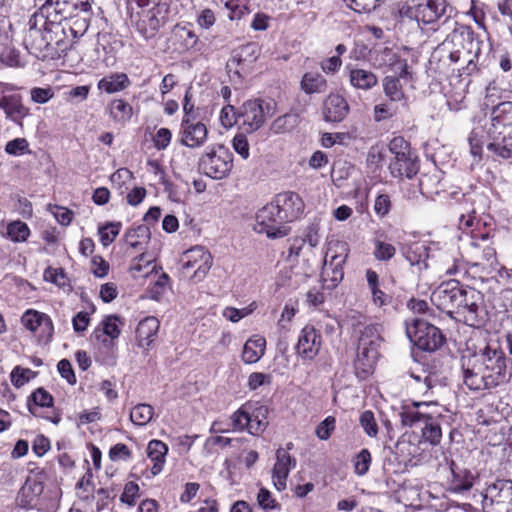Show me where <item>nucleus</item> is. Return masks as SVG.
I'll use <instances>...</instances> for the list:
<instances>
[{"instance_id":"nucleus-25","label":"nucleus","mask_w":512,"mask_h":512,"mask_svg":"<svg viewBox=\"0 0 512 512\" xmlns=\"http://www.w3.org/2000/svg\"><path fill=\"white\" fill-rule=\"evenodd\" d=\"M390 173L395 178L412 179L419 172V161L412 153L402 154L390 162Z\"/></svg>"},{"instance_id":"nucleus-62","label":"nucleus","mask_w":512,"mask_h":512,"mask_svg":"<svg viewBox=\"0 0 512 512\" xmlns=\"http://www.w3.org/2000/svg\"><path fill=\"white\" fill-rule=\"evenodd\" d=\"M37 332L40 340H44L46 343L51 340L54 327L52 320L48 315H45L44 319H42V322H40V327Z\"/></svg>"},{"instance_id":"nucleus-31","label":"nucleus","mask_w":512,"mask_h":512,"mask_svg":"<svg viewBox=\"0 0 512 512\" xmlns=\"http://www.w3.org/2000/svg\"><path fill=\"white\" fill-rule=\"evenodd\" d=\"M265 346L263 337L248 339L243 347L242 360L247 364L258 362L265 353Z\"/></svg>"},{"instance_id":"nucleus-44","label":"nucleus","mask_w":512,"mask_h":512,"mask_svg":"<svg viewBox=\"0 0 512 512\" xmlns=\"http://www.w3.org/2000/svg\"><path fill=\"white\" fill-rule=\"evenodd\" d=\"M259 55V48L256 43H247L241 46L234 54L233 61L238 64L243 62H254Z\"/></svg>"},{"instance_id":"nucleus-7","label":"nucleus","mask_w":512,"mask_h":512,"mask_svg":"<svg viewBox=\"0 0 512 512\" xmlns=\"http://www.w3.org/2000/svg\"><path fill=\"white\" fill-rule=\"evenodd\" d=\"M272 203L262 207L256 214V223L254 230L259 234H266L268 238L279 239L290 233V226L284 219H280Z\"/></svg>"},{"instance_id":"nucleus-32","label":"nucleus","mask_w":512,"mask_h":512,"mask_svg":"<svg viewBox=\"0 0 512 512\" xmlns=\"http://www.w3.org/2000/svg\"><path fill=\"white\" fill-rule=\"evenodd\" d=\"M29 412L36 417H42L40 414L41 408H49L53 406L52 395L43 388L36 389L28 398L27 401Z\"/></svg>"},{"instance_id":"nucleus-37","label":"nucleus","mask_w":512,"mask_h":512,"mask_svg":"<svg viewBox=\"0 0 512 512\" xmlns=\"http://www.w3.org/2000/svg\"><path fill=\"white\" fill-rule=\"evenodd\" d=\"M301 88L307 94L323 93L327 90V81L320 74L305 73L301 80Z\"/></svg>"},{"instance_id":"nucleus-38","label":"nucleus","mask_w":512,"mask_h":512,"mask_svg":"<svg viewBox=\"0 0 512 512\" xmlns=\"http://www.w3.org/2000/svg\"><path fill=\"white\" fill-rule=\"evenodd\" d=\"M154 415V409L151 405L140 403L134 406L130 412V420L138 426L148 424Z\"/></svg>"},{"instance_id":"nucleus-34","label":"nucleus","mask_w":512,"mask_h":512,"mask_svg":"<svg viewBox=\"0 0 512 512\" xmlns=\"http://www.w3.org/2000/svg\"><path fill=\"white\" fill-rule=\"evenodd\" d=\"M349 80L353 87L363 90L373 88L378 82L377 76L374 73L364 69H352L349 74Z\"/></svg>"},{"instance_id":"nucleus-16","label":"nucleus","mask_w":512,"mask_h":512,"mask_svg":"<svg viewBox=\"0 0 512 512\" xmlns=\"http://www.w3.org/2000/svg\"><path fill=\"white\" fill-rule=\"evenodd\" d=\"M271 203L277 211L279 210L280 219L286 220L287 223L297 220L305 208L302 198L293 191L277 194Z\"/></svg>"},{"instance_id":"nucleus-33","label":"nucleus","mask_w":512,"mask_h":512,"mask_svg":"<svg viewBox=\"0 0 512 512\" xmlns=\"http://www.w3.org/2000/svg\"><path fill=\"white\" fill-rule=\"evenodd\" d=\"M404 256L412 266H418L420 270L428 267L427 258L429 254L427 248L422 243H414L404 250Z\"/></svg>"},{"instance_id":"nucleus-19","label":"nucleus","mask_w":512,"mask_h":512,"mask_svg":"<svg viewBox=\"0 0 512 512\" xmlns=\"http://www.w3.org/2000/svg\"><path fill=\"white\" fill-rule=\"evenodd\" d=\"M321 348V335L311 325H306L300 333L296 351L304 359H314Z\"/></svg>"},{"instance_id":"nucleus-9","label":"nucleus","mask_w":512,"mask_h":512,"mask_svg":"<svg viewBox=\"0 0 512 512\" xmlns=\"http://www.w3.org/2000/svg\"><path fill=\"white\" fill-rule=\"evenodd\" d=\"M273 114L274 108L270 103L256 99L248 100L242 105L238 113V118L244 130L248 133H252L260 129L266 118Z\"/></svg>"},{"instance_id":"nucleus-55","label":"nucleus","mask_w":512,"mask_h":512,"mask_svg":"<svg viewBox=\"0 0 512 512\" xmlns=\"http://www.w3.org/2000/svg\"><path fill=\"white\" fill-rule=\"evenodd\" d=\"M139 497V486L135 482H128L124 491L120 497L122 503H125L129 506H134L136 503V499Z\"/></svg>"},{"instance_id":"nucleus-59","label":"nucleus","mask_w":512,"mask_h":512,"mask_svg":"<svg viewBox=\"0 0 512 512\" xmlns=\"http://www.w3.org/2000/svg\"><path fill=\"white\" fill-rule=\"evenodd\" d=\"M172 133L168 128H160L153 137L154 146L157 150H164L171 142Z\"/></svg>"},{"instance_id":"nucleus-54","label":"nucleus","mask_w":512,"mask_h":512,"mask_svg":"<svg viewBox=\"0 0 512 512\" xmlns=\"http://www.w3.org/2000/svg\"><path fill=\"white\" fill-rule=\"evenodd\" d=\"M150 235L151 232L149 227L146 225H140L135 229L127 231L126 239L131 247L136 248L140 244V241H132L133 238L149 239Z\"/></svg>"},{"instance_id":"nucleus-1","label":"nucleus","mask_w":512,"mask_h":512,"mask_svg":"<svg viewBox=\"0 0 512 512\" xmlns=\"http://www.w3.org/2000/svg\"><path fill=\"white\" fill-rule=\"evenodd\" d=\"M464 384L474 391L494 388L505 381L506 360L502 351L487 348L481 364L462 365Z\"/></svg>"},{"instance_id":"nucleus-5","label":"nucleus","mask_w":512,"mask_h":512,"mask_svg":"<svg viewBox=\"0 0 512 512\" xmlns=\"http://www.w3.org/2000/svg\"><path fill=\"white\" fill-rule=\"evenodd\" d=\"M134 11V7H131ZM168 6L165 3H154L148 10L131 13V19L137 31L145 38H153L160 27L166 22Z\"/></svg>"},{"instance_id":"nucleus-45","label":"nucleus","mask_w":512,"mask_h":512,"mask_svg":"<svg viewBox=\"0 0 512 512\" xmlns=\"http://www.w3.org/2000/svg\"><path fill=\"white\" fill-rule=\"evenodd\" d=\"M381 340L377 325L370 324L360 331L358 344L379 347Z\"/></svg>"},{"instance_id":"nucleus-51","label":"nucleus","mask_w":512,"mask_h":512,"mask_svg":"<svg viewBox=\"0 0 512 512\" xmlns=\"http://www.w3.org/2000/svg\"><path fill=\"white\" fill-rule=\"evenodd\" d=\"M392 208V202L388 194H379L374 201V212L380 217H386Z\"/></svg>"},{"instance_id":"nucleus-56","label":"nucleus","mask_w":512,"mask_h":512,"mask_svg":"<svg viewBox=\"0 0 512 512\" xmlns=\"http://www.w3.org/2000/svg\"><path fill=\"white\" fill-rule=\"evenodd\" d=\"M371 454L368 449H362L356 456L355 472L362 476L365 475L370 467Z\"/></svg>"},{"instance_id":"nucleus-48","label":"nucleus","mask_w":512,"mask_h":512,"mask_svg":"<svg viewBox=\"0 0 512 512\" xmlns=\"http://www.w3.org/2000/svg\"><path fill=\"white\" fill-rule=\"evenodd\" d=\"M45 315L46 314L38 311L28 310L22 316L21 321L28 330L37 332L40 327V322H42V319H44Z\"/></svg>"},{"instance_id":"nucleus-29","label":"nucleus","mask_w":512,"mask_h":512,"mask_svg":"<svg viewBox=\"0 0 512 512\" xmlns=\"http://www.w3.org/2000/svg\"><path fill=\"white\" fill-rule=\"evenodd\" d=\"M471 248L474 249V256L477 259H483L487 262L495 261L496 251L489 243L488 233H476L471 237Z\"/></svg>"},{"instance_id":"nucleus-14","label":"nucleus","mask_w":512,"mask_h":512,"mask_svg":"<svg viewBox=\"0 0 512 512\" xmlns=\"http://www.w3.org/2000/svg\"><path fill=\"white\" fill-rule=\"evenodd\" d=\"M464 288V285L454 279L443 282L432 292L431 301L441 311L452 315Z\"/></svg>"},{"instance_id":"nucleus-8","label":"nucleus","mask_w":512,"mask_h":512,"mask_svg":"<svg viewBox=\"0 0 512 512\" xmlns=\"http://www.w3.org/2000/svg\"><path fill=\"white\" fill-rule=\"evenodd\" d=\"M46 30L48 41L50 42V50L54 53V57H60L66 53L72 46L73 40L77 37L67 16L64 15L59 21L47 18Z\"/></svg>"},{"instance_id":"nucleus-15","label":"nucleus","mask_w":512,"mask_h":512,"mask_svg":"<svg viewBox=\"0 0 512 512\" xmlns=\"http://www.w3.org/2000/svg\"><path fill=\"white\" fill-rule=\"evenodd\" d=\"M481 299L479 291L465 286L454 312L462 316L464 323L467 325L472 327L478 326L480 324L478 312Z\"/></svg>"},{"instance_id":"nucleus-22","label":"nucleus","mask_w":512,"mask_h":512,"mask_svg":"<svg viewBox=\"0 0 512 512\" xmlns=\"http://www.w3.org/2000/svg\"><path fill=\"white\" fill-rule=\"evenodd\" d=\"M0 109L4 111L7 119L19 125L29 115V108L24 106L21 95L17 93L1 96Z\"/></svg>"},{"instance_id":"nucleus-49","label":"nucleus","mask_w":512,"mask_h":512,"mask_svg":"<svg viewBox=\"0 0 512 512\" xmlns=\"http://www.w3.org/2000/svg\"><path fill=\"white\" fill-rule=\"evenodd\" d=\"M360 425L370 437H376L378 434V426L372 411H364L360 415Z\"/></svg>"},{"instance_id":"nucleus-26","label":"nucleus","mask_w":512,"mask_h":512,"mask_svg":"<svg viewBox=\"0 0 512 512\" xmlns=\"http://www.w3.org/2000/svg\"><path fill=\"white\" fill-rule=\"evenodd\" d=\"M120 319L116 315H109L102 321V330L96 329L93 335L96 339L101 340L102 344L106 348H111L114 344V340L120 335V328L118 325Z\"/></svg>"},{"instance_id":"nucleus-43","label":"nucleus","mask_w":512,"mask_h":512,"mask_svg":"<svg viewBox=\"0 0 512 512\" xmlns=\"http://www.w3.org/2000/svg\"><path fill=\"white\" fill-rule=\"evenodd\" d=\"M488 150L503 159L512 157V134L504 136L501 140H495L488 145Z\"/></svg>"},{"instance_id":"nucleus-42","label":"nucleus","mask_w":512,"mask_h":512,"mask_svg":"<svg viewBox=\"0 0 512 512\" xmlns=\"http://www.w3.org/2000/svg\"><path fill=\"white\" fill-rule=\"evenodd\" d=\"M383 89L385 95L392 102H398L404 99V92L402 90L399 78L394 76H386L383 79Z\"/></svg>"},{"instance_id":"nucleus-12","label":"nucleus","mask_w":512,"mask_h":512,"mask_svg":"<svg viewBox=\"0 0 512 512\" xmlns=\"http://www.w3.org/2000/svg\"><path fill=\"white\" fill-rule=\"evenodd\" d=\"M453 42L459 43L466 56L467 66L465 70L467 74H471L477 70L476 62L481 54L482 41L476 36L469 26H461L455 29L451 34Z\"/></svg>"},{"instance_id":"nucleus-4","label":"nucleus","mask_w":512,"mask_h":512,"mask_svg":"<svg viewBox=\"0 0 512 512\" xmlns=\"http://www.w3.org/2000/svg\"><path fill=\"white\" fill-rule=\"evenodd\" d=\"M212 264L211 253L203 246H195L183 254L181 274L193 283H198L205 279Z\"/></svg>"},{"instance_id":"nucleus-40","label":"nucleus","mask_w":512,"mask_h":512,"mask_svg":"<svg viewBox=\"0 0 512 512\" xmlns=\"http://www.w3.org/2000/svg\"><path fill=\"white\" fill-rule=\"evenodd\" d=\"M298 122V114L286 113L273 121L271 130L276 134L290 132L298 125Z\"/></svg>"},{"instance_id":"nucleus-21","label":"nucleus","mask_w":512,"mask_h":512,"mask_svg":"<svg viewBox=\"0 0 512 512\" xmlns=\"http://www.w3.org/2000/svg\"><path fill=\"white\" fill-rule=\"evenodd\" d=\"M443 411L444 409L435 403L429 412V417L422 423V436L432 445L439 444L442 438L441 424L446 418Z\"/></svg>"},{"instance_id":"nucleus-50","label":"nucleus","mask_w":512,"mask_h":512,"mask_svg":"<svg viewBox=\"0 0 512 512\" xmlns=\"http://www.w3.org/2000/svg\"><path fill=\"white\" fill-rule=\"evenodd\" d=\"M5 152L13 156L23 155L29 152V143L25 138H15L6 143Z\"/></svg>"},{"instance_id":"nucleus-18","label":"nucleus","mask_w":512,"mask_h":512,"mask_svg":"<svg viewBox=\"0 0 512 512\" xmlns=\"http://www.w3.org/2000/svg\"><path fill=\"white\" fill-rule=\"evenodd\" d=\"M208 135L205 124L195 122L190 117H184L181 122L180 143L189 148H199L204 145Z\"/></svg>"},{"instance_id":"nucleus-35","label":"nucleus","mask_w":512,"mask_h":512,"mask_svg":"<svg viewBox=\"0 0 512 512\" xmlns=\"http://www.w3.org/2000/svg\"><path fill=\"white\" fill-rule=\"evenodd\" d=\"M494 127L512 128V102L499 103L492 111Z\"/></svg>"},{"instance_id":"nucleus-39","label":"nucleus","mask_w":512,"mask_h":512,"mask_svg":"<svg viewBox=\"0 0 512 512\" xmlns=\"http://www.w3.org/2000/svg\"><path fill=\"white\" fill-rule=\"evenodd\" d=\"M6 236L12 242H25L30 236V229L21 220L12 221L6 227Z\"/></svg>"},{"instance_id":"nucleus-57","label":"nucleus","mask_w":512,"mask_h":512,"mask_svg":"<svg viewBox=\"0 0 512 512\" xmlns=\"http://www.w3.org/2000/svg\"><path fill=\"white\" fill-rule=\"evenodd\" d=\"M389 151L394 154V157H398L402 154L411 153L409 143L401 136L394 137L389 142Z\"/></svg>"},{"instance_id":"nucleus-61","label":"nucleus","mask_w":512,"mask_h":512,"mask_svg":"<svg viewBox=\"0 0 512 512\" xmlns=\"http://www.w3.org/2000/svg\"><path fill=\"white\" fill-rule=\"evenodd\" d=\"M239 120L238 115L235 112V108L232 105H227L222 108L220 113L221 124L228 128L232 127Z\"/></svg>"},{"instance_id":"nucleus-17","label":"nucleus","mask_w":512,"mask_h":512,"mask_svg":"<svg viewBox=\"0 0 512 512\" xmlns=\"http://www.w3.org/2000/svg\"><path fill=\"white\" fill-rule=\"evenodd\" d=\"M484 501L496 505L499 510L512 511V480L499 479L486 488Z\"/></svg>"},{"instance_id":"nucleus-30","label":"nucleus","mask_w":512,"mask_h":512,"mask_svg":"<svg viewBox=\"0 0 512 512\" xmlns=\"http://www.w3.org/2000/svg\"><path fill=\"white\" fill-rule=\"evenodd\" d=\"M167 452L168 447L162 441L152 440L149 442L147 447V455L150 458V460L154 463L151 468L152 475L155 476L162 471Z\"/></svg>"},{"instance_id":"nucleus-36","label":"nucleus","mask_w":512,"mask_h":512,"mask_svg":"<svg viewBox=\"0 0 512 512\" xmlns=\"http://www.w3.org/2000/svg\"><path fill=\"white\" fill-rule=\"evenodd\" d=\"M130 81L126 74L119 73L102 78L98 83V88L109 94L124 90Z\"/></svg>"},{"instance_id":"nucleus-60","label":"nucleus","mask_w":512,"mask_h":512,"mask_svg":"<svg viewBox=\"0 0 512 512\" xmlns=\"http://www.w3.org/2000/svg\"><path fill=\"white\" fill-rule=\"evenodd\" d=\"M234 150L244 159L249 157V143L247 137L243 133H238L232 140Z\"/></svg>"},{"instance_id":"nucleus-41","label":"nucleus","mask_w":512,"mask_h":512,"mask_svg":"<svg viewBox=\"0 0 512 512\" xmlns=\"http://www.w3.org/2000/svg\"><path fill=\"white\" fill-rule=\"evenodd\" d=\"M452 489L455 492L469 491L473 487L475 476L469 470H453Z\"/></svg>"},{"instance_id":"nucleus-23","label":"nucleus","mask_w":512,"mask_h":512,"mask_svg":"<svg viewBox=\"0 0 512 512\" xmlns=\"http://www.w3.org/2000/svg\"><path fill=\"white\" fill-rule=\"evenodd\" d=\"M349 104L339 94H330L323 104V118L326 122H341L349 113Z\"/></svg>"},{"instance_id":"nucleus-6","label":"nucleus","mask_w":512,"mask_h":512,"mask_svg":"<svg viewBox=\"0 0 512 512\" xmlns=\"http://www.w3.org/2000/svg\"><path fill=\"white\" fill-rule=\"evenodd\" d=\"M199 170L212 179L225 178L233 167L232 154L224 146L219 145L199 159Z\"/></svg>"},{"instance_id":"nucleus-10","label":"nucleus","mask_w":512,"mask_h":512,"mask_svg":"<svg viewBox=\"0 0 512 512\" xmlns=\"http://www.w3.org/2000/svg\"><path fill=\"white\" fill-rule=\"evenodd\" d=\"M267 414L268 408L266 406H258L252 409L251 406L244 405L233 414V425L240 430L247 428L250 434L258 435L268 425Z\"/></svg>"},{"instance_id":"nucleus-13","label":"nucleus","mask_w":512,"mask_h":512,"mask_svg":"<svg viewBox=\"0 0 512 512\" xmlns=\"http://www.w3.org/2000/svg\"><path fill=\"white\" fill-rule=\"evenodd\" d=\"M445 11V0H427L421 3H417L415 0H412L405 8L402 9V13L405 16L424 24L434 23L445 14Z\"/></svg>"},{"instance_id":"nucleus-63","label":"nucleus","mask_w":512,"mask_h":512,"mask_svg":"<svg viewBox=\"0 0 512 512\" xmlns=\"http://www.w3.org/2000/svg\"><path fill=\"white\" fill-rule=\"evenodd\" d=\"M31 100L35 103L44 104L48 102L53 96L54 92L51 88L35 87L31 89Z\"/></svg>"},{"instance_id":"nucleus-24","label":"nucleus","mask_w":512,"mask_h":512,"mask_svg":"<svg viewBox=\"0 0 512 512\" xmlns=\"http://www.w3.org/2000/svg\"><path fill=\"white\" fill-rule=\"evenodd\" d=\"M434 402H413L412 405L402 407L399 413L401 423L404 426H415L422 424L433 408Z\"/></svg>"},{"instance_id":"nucleus-28","label":"nucleus","mask_w":512,"mask_h":512,"mask_svg":"<svg viewBox=\"0 0 512 512\" xmlns=\"http://www.w3.org/2000/svg\"><path fill=\"white\" fill-rule=\"evenodd\" d=\"M160 327L157 318L150 316L139 322L136 328V339L141 347H149Z\"/></svg>"},{"instance_id":"nucleus-27","label":"nucleus","mask_w":512,"mask_h":512,"mask_svg":"<svg viewBox=\"0 0 512 512\" xmlns=\"http://www.w3.org/2000/svg\"><path fill=\"white\" fill-rule=\"evenodd\" d=\"M379 357L378 347L358 344L355 368L364 374L372 372Z\"/></svg>"},{"instance_id":"nucleus-53","label":"nucleus","mask_w":512,"mask_h":512,"mask_svg":"<svg viewBox=\"0 0 512 512\" xmlns=\"http://www.w3.org/2000/svg\"><path fill=\"white\" fill-rule=\"evenodd\" d=\"M120 223H109L105 227L99 229L101 242L104 246L111 244L119 234Z\"/></svg>"},{"instance_id":"nucleus-20","label":"nucleus","mask_w":512,"mask_h":512,"mask_svg":"<svg viewBox=\"0 0 512 512\" xmlns=\"http://www.w3.org/2000/svg\"><path fill=\"white\" fill-rule=\"evenodd\" d=\"M296 466V459L284 449L279 448L276 451V463L272 470L274 486L278 491L286 489L287 478L291 468Z\"/></svg>"},{"instance_id":"nucleus-47","label":"nucleus","mask_w":512,"mask_h":512,"mask_svg":"<svg viewBox=\"0 0 512 512\" xmlns=\"http://www.w3.org/2000/svg\"><path fill=\"white\" fill-rule=\"evenodd\" d=\"M111 113L115 119L128 120L132 116V107L122 99H116L111 103Z\"/></svg>"},{"instance_id":"nucleus-11","label":"nucleus","mask_w":512,"mask_h":512,"mask_svg":"<svg viewBox=\"0 0 512 512\" xmlns=\"http://www.w3.org/2000/svg\"><path fill=\"white\" fill-rule=\"evenodd\" d=\"M347 251V244L343 242L337 241L328 246L321 275L324 281L329 277L333 287L343 279V265L347 258Z\"/></svg>"},{"instance_id":"nucleus-64","label":"nucleus","mask_w":512,"mask_h":512,"mask_svg":"<svg viewBox=\"0 0 512 512\" xmlns=\"http://www.w3.org/2000/svg\"><path fill=\"white\" fill-rule=\"evenodd\" d=\"M440 265L442 270H444L447 274H455L457 272V265H456V257L453 255V253H449L448 251L445 253L440 254Z\"/></svg>"},{"instance_id":"nucleus-3","label":"nucleus","mask_w":512,"mask_h":512,"mask_svg":"<svg viewBox=\"0 0 512 512\" xmlns=\"http://www.w3.org/2000/svg\"><path fill=\"white\" fill-rule=\"evenodd\" d=\"M406 333L419 349L433 352L445 342V337L436 326L421 318H412L406 323Z\"/></svg>"},{"instance_id":"nucleus-2","label":"nucleus","mask_w":512,"mask_h":512,"mask_svg":"<svg viewBox=\"0 0 512 512\" xmlns=\"http://www.w3.org/2000/svg\"><path fill=\"white\" fill-rule=\"evenodd\" d=\"M64 5L65 3L60 4L59 0H46L41 12L31 16L23 39V44L30 54L40 59L54 58L46 30L47 18L52 17L53 13L62 15L65 12Z\"/></svg>"},{"instance_id":"nucleus-52","label":"nucleus","mask_w":512,"mask_h":512,"mask_svg":"<svg viewBox=\"0 0 512 512\" xmlns=\"http://www.w3.org/2000/svg\"><path fill=\"white\" fill-rule=\"evenodd\" d=\"M336 427V419L332 416L326 417L316 427L315 434L320 440H327Z\"/></svg>"},{"instance_id":"nucleus-58","label":"nucleus","mask_w":512,"mask_h":512,"mask_svg":"<svg viewBox=\"0 0 512 512\" xmlns=\"http://www.w3.org/2000/svg\"><path fill=\"white\" fill-rule=\"evenodd\" d=\"M109 458L111 461H126L131 458V451L127 445L123 443H117L110 448Z\"/></svg>"},{"instance_id":"nucleus-46","label":"nucleus","mask_w":512,"mask_h":512,"mask_svg":"<svg viewBox=\"0 0 512 512\" xmlns=\"http://www.w3.org/2000/svg\"><path fill=\"white\" fill-rule=\"evenodd\" d=\"M396 254V248L387 242L376 239L374 241L373 255L378 261H389Z\"/></svg>"}]
</instances>
